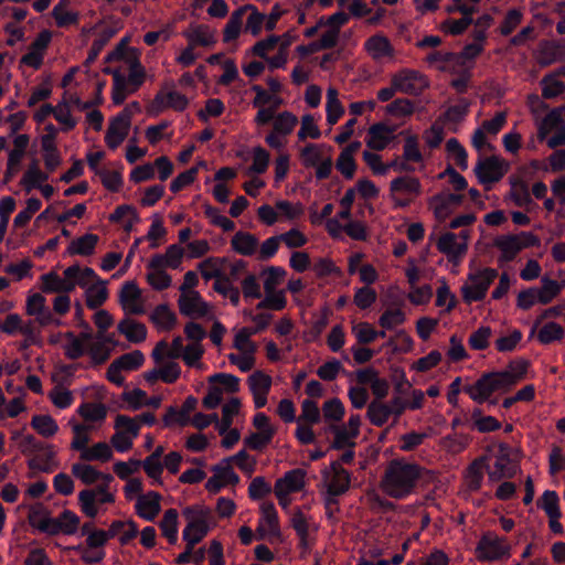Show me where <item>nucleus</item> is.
Listing matches in <instances>:
<instances>
[{"mask_svg":"<svg viewBox=\"0 0 565 565\" xmlns=\"http://www.w3.org/2000/svg\"><path fill=\"white\" fill-rule=\"evenodd\" d=\"M529 362L526 360H515L500 372H489L482 374L473 384L463 387V392L478 404H482L494 393H507L520 381L527 372Z\"/></svg>","mask_w":565,"mask_h":565,"instance_id":"1","label":"nucleus"},{"mask_svg":"<svg viewBox=\"0 0 565 565\" xmlns=\"http://www.w3.org/2000/svg\"><path fill=\"white\" fill-rule=\"evenodd\" d=\"M424 468L403 459L388 462L381 479L382 491L393 499H403L415 492L423 478Z\"/></svg>","mask_w":565,"mask_h":565,"instance_id":"2","label":"nucleus"},{"mask_svg":"<svg viewBox=\"0 0 565 565\" xmlns=\"http://www.w3.org/2000/svg\"><path fill=\"white\" fill-rule=\"evenodd\" d=\"M104 483L93 489H84L78 493L81 511L89 519L96 518L99 504L114 503L115 495L109 491V483L114 480L109 473H103L100 478Z\"/></svg>","mask_w":565,"mask_h":565,"instance_id":"3","label":"nucleus"},{"mask_svg":"<svg viewBox=\"0 0 565 565\" xmlns=\"http://www.w3.org/2000/svg\"><path fill=\"white\" fill-rule=\"evenodd\" d=\"M182 514L188 522L183 530V540L188 545L195 546L210 530L211 510L202 505H192L183 509Z\"/></svg>","mask_w":565,"mask_h":565,"instance_id":"4","label":"nucleus"},{"mask_svg":"<svg viewBox=\"0 0 565 565\" xmlns=\"http://www.w3.org/2000/svg\"><path fill=\"white\" fill-rule=\"evenodd\" d=\"M497 277L498 270L494 268H483L470 273L461 287L462 299L467 303L481 301Z\"/></svg>","mask_w":565,"mask_h":565,"instance_id":"5","label":"nucleus"},{"mask_svg":"<svg viewBox=\"0 0 565 565\" xmlns=\"http://www.w3.org/2000/svg\"><path fill=\"white\" fill-rule=\"evenodd\" d=\"M511 545L505 537L493 532L484 533L477 543L475 555L480 562H495L508 558Z\"/></svg>","mask_w":565,"mask_h":565,"instance_id":"6","label":"nucleus"},{"mask_svg":"<svg viewBox=\"0 0 565 565\" xmlns=\"http://www.w3.org/2000/svg\"><path fill=\"white\" fill-rule=\"evenodd\" d=\"M422 194V184L418 178L402 175L390 183V198L395 207H406Z\"/></svg>","mask_w":565,"mask_h":565,"instance_id":"7","label":"nucleus"},{"mask_svg":"<svg viewBox=\"0 0 565 565\" xmlns=\"http://www.w3.org/2000/svg\"><path fill=\"white\" fill-rule=\"evenodd\" d=\"M540 239L530 232H522L518 235L499 236L494 241V246L501 252L500 262L507 263L513 260L523 249L539 245Z\"/></svg>","mask_w":565,"mask_h":565,"instance_id":"8","label":"nucleus"},{"mask_svg":"<svg viewBox=\"0 0 565 565\" xmlns=\"http://www.w3.org/2000/svg\"><path fill=\"white\" fill-rule=\"evenodd\" d=\"M539 141H565V118L563 108H553L537 120Z\"/></svg>","mask_w":565,"mask_h":565,"instance_id":"9","label":"nucleus"},{"mask_svg":"<svg viewBox=\"0 0 565 565\" xmlns=\"http://www.w3.org/2000/svg\"><path fill=\"white\" fill-rule=\"evenodd\" d=\"M468 237L469 233L467 231H461L459 235L447 232L439 236L436 246L440 253L446 255L450 263L457 265L467 253Z\"/></svg>","mask_w":565,"mask_h":565,"instance_id":"10","label":"nucleus"},{"mask_svg":"<svg viewBox=\"0 0 565 565\" xmlns=\"http://www.w3.org/2000/svg\"><path fill=\"white\" fill-rule=\"evenodd\" d=\"M364 141H418L415 134H411L407 128L399 129V124L392 121H382L371 126L369 139Z\"/></svg>","mask_w":565,"mask_h":565,"instance_id":"11","label":"nucleus"},{"mask_svg":"<svg viewBox=\"0 0 565 565\" xmlns=\"http://www.w3.org/2000/svg\"><path fill=\"white\" fill-rule=\"evenodd\" d=\"M79 522V518L74 512L64 510L57 518H49L36 524L40 531L50 535L58 533L72 535L77 532Z\"/></svg>","mask_w":565,"mask_h":565,"instance_id":"12","label":"nucleus"},{"mask_svg":"<svg viewBox=\"0 0 565 565\" xmlns=\"http://www.w3.org/2000/svg\"><path fill=\"white\" fill-rule=\"evenodd\" d=\"M25 312L28 316L34 317L41 327L49 324L61 326L62 323L47 307L43 292H33L26 297Z\"/></svg>","mask_w":565,"mask_h":565,"instance_id":"13","label":"nucleus"},{"mask_svg":"<svg viewBox=\"0 0 565 565\" xmlns=\"http://www.w3.org/2000/svg\"><path fill=\"white\" fill-rule=\"evenodd\" d=\"M516 470L518 465L511 459V447L507 444H500L493 468L488 471L489 479L492 481L510 479L515 476Z\"/></svg>","mask_w":565,"mask_h":565,"instance_id":"14","label":"nucleus"},{"mask_svg":"<svg viewBox=\"0 0 565 565\" xmlns=\"http://www.w3.org/2000/svg\"><path fill=\"white\" fill-rule=\"evenodd\" d=\"M463 195L454 193H438L428 201V206L439 222L448 218L461 205Z\"/></svg>","mask_w":565,"mask_h":565,"instance_id":"15","label":"nucleus"},{"mask_svg":"<svg viewBox=\"0 0 565 565\" xmlns=\"http://www.w3.org/2000/svg\"><path fill=\"white\" fill-rule=\"evenodd\" d=\"M327 483L328 493L333 497L345 493L350 488V473L345 470L341 462L333 461L330 470L323 472Z\"/></svg>","mask_w":565,"mask_h":565,"instance_id":"16","label":"nucleus"},{"mask_svg":"<svg viewBox=\"0 0 565 565\" xmlns=\"http://www.w3.org/2000/svg\"><path fill=\"white\" fill-rule=\"evenodd\" d=\"M119 303L122 310L129 315L145 313V306L141 298V290L135 281H127L119 292Z\"/></svg>","mask_w":565,"mask_h":565,"instance_id":"17","label":"nucleus"},{"mask_svg":"<svg viewBox=\"0 0 565 565\" xmlns=\"http://www.w3.org/2000/svg\"><path fill=\"white\" fill-rule=\"evenodd\" d=\"M213 471L214 475L209 478L205 483V488L209 492L217 493L223 487L227 484H236L239 481L238 476L230 465V459H225L221 463L214 466Z\"/></svg>","mask_w":565,"mask_h":565,"instance_id":"18","label":"nucleus"},{"mask_svg":"<svg viewBox=\"0 0 565 565\" xmlns=\"http://www.w3.org/2000/svg\"><path fill=\"white\" fill-rule=\"evenodd\" d=\"M392 85L401 93L417 95L426 86V82L419 72L404 70L392 77Z\"/></svg>","mask_w":565,"mask_h":565,"instance_id":"19","label":"nucleus"},{"mask_svg":"<svg viewBox=\"0 0 565 565\" xmlns=\"http://www.w3.org/2000/svg\"><path fill=\"white\" fill-rule=\"evenodd\" d=\"M178 307L181 315L191 318H203L210 312V305L203 300L199 291L180 295Z\"/></svg>","mask_w":565,"mask_h":565,"instance_id":"20","label":"nucleus"},{"mask_svg":"<svg viewBox=\"0 0 565 565\" xmlns=\"http://www.w3.org/2000/svg\"><path fill=\"white\" fill-rule=\"evenodd\" d=\"M262 519L257 527V532L260 537L268 535L280 540L281 532L279 525V519L275 505L270 501H265L260 505Z\"/></svg>","mask_w":565,"mask_h":565,"instance_id":"21","label":"nucleus"},{"mask_svg":"<svg viewBox=\"0 0 565 565\" xmlns=\"http://www.w3.org/2000/svg\"><path fill=\"white\" fill-rule=\"evenodd\" d=\"M369 146L371 147V150L363 151V160L371 168L373 173L385 174L388 169L397 168L398 157L387 163H383L382 157L377 153L379 151H383L387 143H369Z\"/></svg>","mask_w":565,"mask_h":565,"instance_id":"22","label":"nucleus"},{"mask_svg":"<svg viewBox=\"0 0 565 565\" xmlns=\"http://www.w3.org/2000/svg\"><path fill=\"white\" fill-rule=\"evenodd\" d=\"M488 468V457L476 458L466 469L463 481L468 491L476 492L480 490L483 481L484 471Z\"/></svg>","mask_w":565,"mask_h":565,"instance_id":"23","label":"nucleus"},{"mask_svg":"<svg viewBox=\"0 0 565 565\" xmlns=\"http://www.w3.org/2000/svg\"><path fill=\"white\" fill-rule=\"evenodd\" d=\"M467 114L466 107L461 106H451L445 113V122L444 125H439L435 122L433 125V131L435 136L433 138L426 139L425 141H444L443 130L447 128L448 130L456 131V126L460 122Z\"/></svg>","mask_w":565,"mask_h":565,"instance_id":"24","label":"nucleus"},{"mask_svg":"<svg viewBox=\"0 0 565 565\" xmlns=\"http://www.w3.org/2000/svg\"><path fill=\"white\" fill-rule=\"evenodd\" d=\"M188 104L186 96L177 90L159 92L153 98L152 109L160 111L169 107L177 111H182L188 107Z\"/></svg>","mask_w":565,"mask_h":565,"instance_id":"25","label":"nucleus"},{"mask_svg":"<svg viewBox=\"0 0 565 565\" xmlns=\"http://www.w3.org/2000/svg\"><path fill=\"white\" fill-rule=\"evenodd\" d=\"M160 500L161 495L154 491L139 495L136 503L137 514L145 520L152 521L161 510Z\"/></svg>","mask_w":565,"mask_h":565,"instance_id":"26","label":"nucleus"},{"mask_svg":"<svg viewBox=\"0 0 565 565\" xmlns=\"http://www.w3.org/2000/svg\"><path fill=\"white\" fill-rule=\"evenodd\" d=\"M477 174L482 183L497 182L504 174L503 162L497 157L487 158L479 162Z\"/></svg>","mask_w":565,"mask_h":565,"instance_id":"27","label":"nucleus"},{"mask_svg":"<svg viewBox=\"0 0 565 565\" xmlns=\"http://www.w3.org/2000/svg\"><path fill=\"white\" fill-rule=\"evenodd\" d=\"M298 119L289 111L279 114L273 121V131L269 132L264 141H279L280 137H286L296 127Z\"/></svg>","mask_w":565,"mask_h":565,"instance_id":"28","label":"nucleus"},{"mask_svg":"<svg viewBox=\"0 0 565 565\" xmlns=\"http://www.w3.org/2000/svg\"><path fill=\"white\" fill-rule=\"evenodd\" d=\"M55 451L51 445L42 444L39 450L28 461L30 469L50 472L56 467Z\"/></svg>","mask_w":565,"mask_h":565,"instance_id":"29","label":"nucleus"},{"mask_svg":"<svg viewBox=\"0 0 565 565\" xmlns=\"http://www.w3.org/2000/svg\"><path fill=\"white\" fill-rule=\"evenodd\" d=\"M130 126V113L124 109L109 124L104 141H125Z\"/></svg>","mask_w":565,"mask_h":565,"instance_id":"30","label":"nucleus"},{"mask_svg":"<svg viewBox=\"0 0 565 565\" xmlns=\"http://www.w3.org/2000/svg\"><path fill=\"white\" fill-rule=\"evenodd\" d=\"M40 289L43 294H70L72 285L66 282V277H61L56 271H49L40 277Z\"/></svg>","mask_w":565,"mask_h":565,"instance_id":"31","label":"nucleus"},{"mask_svg":"<svg viewBox=\"0 0 565 565\" xmlns=\"http://www.w3.org/2000/svg\"><path fill=\"white\" fill-rule=\"evenodd\" d=\"M149 318L159 331H171L178 322L175 312L166 303L158 305Z\"/></svg>","mask_w":565,"mask_h":565,"instance_id":"32","label":"nucleus"},{"mask_svg":"<svg viewBox=\"0 0 565 565\" xmlns=\"http://www.w3.org/2000/svg\"><path fill=\"white\" fill-rule=\"evenodd\" d=\"M190 44L194 46H213L216 42L214 32L206 24H191L190 29L183 32Z\"/></svg>","mask_w":565,"mask_h":565,"instance_id":"33","label":"nucleus"},{"mask_svg":"<svg viewBox=\"0 0 565 565\" xmlns=\"http://www.w3.org/2000/svg\"><path fill=\"white\" fill-rule=\"evenodd\" d=\"M507 117L504 113H497L489 120H484L472 134L470 141H487V137L495 136L505 125Z\"/></svg>","mask_w":565,"mask_h":565,"instance_id":"34","label":"nucleus"},{"mask_svg":"<svg viewBox=\"0 0 565 565\" xmlns=\"http://www.w3.org/2000/svg\"><path fill=\"white\" fill-rule=\"evenodd\" d=\"M198 269L204 280H217L226 275V258L225 257H209L198 265Z\"/></svg>","mask_w":565,"mask_h":565,"instance_id":"35","label":"nucleus"},{"mask_svg":"<svg viewBox=\"0 0 565 565\" xmlns=\"http://www.w3.org/2000/svg\"><path fill=\"white\" fill-rule=\"evenodd\" d=\"M117 329L131 343H141L147 338L146 326L131 318L122 319L118 323Z\"/></svg>","mask_w":565,"mask_h":565,"instance_id":"36","label":"nucleus"},{"mask_svg":"<svg viewBox=\"0 0 565 565\" xmlns=\"http://www.w3.org/2000/svg\"><path fill=\"white\" fill-rule=\"evenodd\" d=\"M73 433V439L70 445L71 449L74 451H78L79 456L84 452L89 446L90 441V431L94 426L90 424H81L75 422H70Z\"/></svg>","mask_w":565,"mask_h":565,"instance_id":"37","label":"nucleus"},{"mask_svg":"<svg viewBox=\"0 0 565 565\" xmlns=\"http://www.w3.org/2000/svg\"><path fill=\"white\" fill-rule=\"evenodd\" d=\"M184 348L183 340L180 335L172 340L170 348H168V343L166 341H160L152 351V359L156 363H160L164 356L169 359H179L181 358Z\"/></svg>","mask_w":565,"mask_h":565,"instance_id":"38","label":"nucleus"},{"mask_svg":"<svg viewBox=\"0 0 565 565\" xmlns=\"http://www.w3.org/2000/svg\"><path fill=\"white\" fill-rule=\"evenodd\" d=\"M361 143H349L345 147L335 163L337 169L345 179H352L355 172L354 153L359 150Z\"/></svg>","mask_w":565,"mask_h":565,"instance_id":"39","label":"nucleus"},{"mask_svg":"<svg viewBox=\"0 0 565 565\" xmlns=\"http://www.w3.org/2000/svg\"><path fill=\"white\" fill-rule=\"evenodd\" d=\"M231 246L236 253L250 256L257 250L258 239L254 234L239 231L232 237Z\"/></svg>","mask_w":565,"mask_h":565,"instance_id":"40","label":"nucleus"},{"mask_svg":"<svg viewBox=\"0 0 565 565\" xmlns=\"http://www.w3.org/2000/svg\"><path fill=\"white\" fill-rule=\"evenodd\" d=\"M306 472L302 469H294L285 473L275 483V488H280L287 492H297L305 487Z\"/></svg>","mask_w":565,"mask_h":565,"instance_id":"41","label":"nucleus"},{"mask_svg":"<svg viewBox=\"0 0 565 565\" xmlns=\"http://www.w3.org/2000/svg\"><path fill=\"white\" fill-rule=\"evenodd\" d=\"M108 298L106 281L97 279V282L87 287L85 291L86 306L89 309L102 307Z\"/></svg>","mask_w":565,"mask_h":565,"instance_id":"42","label":"nucleus"},{"mask_svg":"<svg viewBox=\"0 0 565 565\" xmlns=\"http://www.w3.org/2000/svg\"><path fill=\"white\" fill-rule=\"evenodd\" d=\"M98 239L99 238L96 234H85L76 239H73L67 247V252L71 255H92L98 243Z\"/></svg>","mask_w":565,"mask_h":565,"instance_id":"43","label":"nucleus"},{"mask_svg":"<svg viewBox=\"0 0 565 565\" xmlns=\"http://www.w3.org/2000/svg\"><path fill=\"white\" fill-rule=\"evenodd\" d=\"M77 412L90 425L92 423L102 424L107 416V407L103 403H83Z\"/></svg>","mask_w":565,"mask_h":565,"instance_id":"44","label":"nucleus"},{"mask_svg":"<svg viewBox=\"0 0 565 565\" xmlns=\"http://www.w3.org/2000/svg\"><path fill=\"white\" fill-rule=\"evenodd\" d=\"M366 51L372 55L374 60L382 58L392 54L393 49L388 39L384 35H373L365 42Z\"/></svg>","mask_w":565,"mask_h":565,"instance_id":"45","label":"nucleus"},{"mask_svg":"<svg viewBox=\"0 0 565 565\" xmlns=\"http://www.w3.org/2000/svg\"><path fill=\"white\" fill-rule=\"evenodd\" d=\"M391 415L388 404L382 401H372L367 406L366 417L376 427H382Z\"/></svg>","mask_w":565,"mask_h":565,"instance_id":"46","label":"nucleus"},{"mask_svg":"<svg viewBox=\"0 0 565 565\" xmlns=\"http://www.w3.org/2000/svg\"><path fill=\"white\" fill-rule=\"evenodd\" d=\"M111 458H113L111 447L105 441L94 444L93 446L88 447L84 452H82V456H79V459L83 461H86V462H89V461L107 462Z\"/></svg>","mask_w":565,"mask_h":565,"instance_id":"47","label":"nucleus"},{"mask_svg":"<svg viewBox=\"0 0 565 565\" xmlns=\"http://www.w3.org/2000/svg\"><path fill=\"white\" fill-rule=\"evenodd\" d=\"M162 535L167 537L170 544H174L178 540V511L169 509L164 512L160 523Z\"/></svg>","mask_w":565,"mask_h":565,"instance_id":"48","label":"nucleus"},{"mask_svg":"<svg viewBox=\"0 0 565 565\" xmlns=\"http://www.w3.org/2000/svg\"><path fill=\"white\" fill-rule=\"evenodd\" d=\"M47 178L49 175L40 170L39 161L34 159L23 174L20 183L29 192L32 189L39 188Z\"/></svg>","mask_w":565,"mask_h":565,"instance_id":"49","label":"nucleus"},{"mask_svg":"<svg viewBox=\"0 0 565 565\" xmlns=\"http://www.w3.org/2000/svg\"><path fill=\"white\" fill-rule=\"evenodd\" d=\"M338 90L333 87L328 88L327 90V121L329 125H334L338 122L339 118L343 115L344 108L339 100Z\"/></svg>","mask_w":565,"mask_h":565,"instance_id":"50","label":"nucleus"},{"mask_svg":"<svg viewBox=\"0 0 565 565\" xmlns=\"http://www.w3.org/2000/svg\"><path fill=\"white\" fill-rule=\"evenodd\" d=\"M116 31L111 28H105L102 30V32L97 35V38L93 41L92 46L88 51V55L85 60V65L88 66L93 64L105 45L110 41V39L115 35Z\"/></svg>","mask_w":565,"mask_h":565,"instance_id":"51","label":"nucleus"},{"mask_svg":"<svg viewBox=\"0 0 565 565\" xmlns=\"http://www.w3.org/2000/svg\"><path fill=\"white\" fill-rule=\"evenodd\" d=\"M72 475L81 480L84 484L89 486L99 480L102 472L92 465L85 462H76L72 465Z\"/></svg>","mask_w":565,"mask_h":565,"instance_id":"52","label":"nucleus"},{"mask_svg":"<svg viewBox=\"0 0 565 565\" xmlns=\"http://www.w3.org/2000/svg\"><path fill=\"white\" fill-rule=\"evenodd\" d=\"M423 162V154L418 148V143H405L402 160L398 159V166L396 169L403 171H414L412 163Z\"/></svg>","mask_w":565,"mask_h":565,"instance_id":"53","label":"nucleus"},{"mask_svg":"<svg viewBox=\"0 0 565 565\" xmlns=\"http://www.w3.org/2000/svg\"><path fill=\"white\" fill-rule=\"evenodd\" d=\"M287 273L281 267L270 266L262 271L265 292L276 291V288L284 281Z\"/></svg>","mask_w":565,"mask_h":565,"instance_id":"54","label":"nucleus"},{"mask_svg":"<svg viewBox=\"0 0 565 565\" xmlns=\"http://www.w3.org/2000/svg\"><path fill=\"white\" fill-rule=\"evenodd\" d=\"M31 426L43 437H52L57 430L58 426L54 418L50 415H35L31 419Z\"/></svg>","mask_w":565,"mask_h":565,"instance_id":"55","label":"nucleus"},{"mask_svg":"<svg viewBox=\"0 0 565 565\" xmlns=\"http://www.w3.org/2000/svg\"><path fill=\"white\" fill-rule=\"evenodd\" d=\"M540 84L542 86V97L545 99L555 98L565 90V84L552 74L545 75Z\"/></svg>","mask_w":565,"mask_h":565,"instance_id":"56","label":"nucleus"},{"mask_svg":"<svg viewBox=\"0 0 565 565\" xmlns=\"http://www.w3.org/2000/svg\"><path fill=\"white\" fill-rule=\"evenodd\" d=\"M129 65V75L126 77L127 85L129 84L131 87L129 88V93H135L145 82L146 72L140 61L137 57H134Z\"/></svg>","mask_w":565,"mask_h":565,"instance_id":"57","label":"nucleus"},{"mask_svg":"<svg viewBox=\"0 0 565 565\" xmlns=\"http://www.w3.org/2000/svg\"><path fill=\"white\" fill-rule=\"evenodd\" d=\"M287 306V299L284 290L265 292V298L256 306L257 309H270L280 311Z\"/></svg>","mask_w":565,"mask_h":565,"instance_id":"58","label":"nucleus"},{"mask_svg":"<svg viewBox=\"0 0 565 565\" xmlns=\"http://www.w3.org/2000/svg\"><path fill=\"white\" fill-rule=\"evenodd\" d=\"M562 287L556 280L543 278L541 288H536L539 302L542 305L550 303L561 292Z\"/></svg>","mask_w":565,"mask_h":565,"instance_id":"59","label":"nucleus"},{"mask_svg":"<svg viewBox=\"0 0 565 565\" xmlns=\"http://www.w3.org/2000/svg\"><path fill=\"white\" fill-rule=\"evenodd\" d=\"M321 413L318 404L312 399H303L301 403V414L297 418V423L317 424L320 422Z\"/></svg>","mask_w":565,"mask_h":565,"instance_id":"60","label":"nucleus"},{"mask_svg":"<svg viewBox=\"0 0 565 565\" xmlns=\"http://www.w3.org/2000/svg\"><path fill=\"white\" fill-rule=\"evenodd\" d=\"M328 154L329 151L323 150L322 147L309 143L301 150L302 164L307 168L315 167Z\"/></svg>","mask_w":565,"mask_h":565,"instance_id":"61","label":"nucleus"},{"mask_svg":"<svg viewBox=\"0 0 565 565\" xmlns=\"http://www.w3.org/2000/svg\"><path fill=\"white\" fill-rule=\"evenodd\" d=\"M291 526L297 532V535L300 539V546L303 548L308 547V536H309V524L305 516V514L298 509L292 513L291 516Z\"/></svg>","mask_w":565,"mask_h":565,"instance_id":"62","label":"nucleus"},{"mask_svg":"<svg viewBox=\"0 0 565 565\" xmlns=\"http://www.w3.org/2000/svg\"><path fill=\"white\" fill-rule=\"evenodd\" d=\"M564 329L556 322L545 323L537 333V339L543 344H548L554 341L562 340L564 337Z\"/></svg>","mask_w":565,"mask_h":565,"instance_id":"63","label":"nucleus"},{"mask_svg":"<svg viewBox=\"0 0 565 565\" xmlns=\"http://www.w3.org/2000/svg\"><path fill=\"white\" fill-rule=\"evenodd\" d=\"M67 343L63 345L64 354L68 360H77L85 353V347L78 341L76 334L67 331L63 334Z\"/></svg>","mask_w":565,"mask_h":565,"instance_id":"64","label":"nucleus"}]
</instances>
